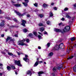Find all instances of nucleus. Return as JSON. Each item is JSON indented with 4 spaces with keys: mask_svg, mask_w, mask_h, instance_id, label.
<instances>
[{
    "mask_svg": "<svg viewBox=\"0 0 76 76\" xmlns=\"http://www.w3.org/2000/svg\"><path fill=\"white\" fill-rule=\"evenodd\" d=\"M61 25H62V23H61L59 24V26H61Z\"/></svg>",
    "mask_w": 76,
    "mask_h": 76,
    "instance_id": "nucleus-51",
    "label": "nucleus"
},
{
    "mask_svg": "<svg viewBox=\"0 0 76 76\" xmlns=\"http://www.w3.org/2000/svg\"><path fill=\"white\" fill-rule=\"evenodd\" d=\"M39 58H37V61L34 64V67H37L38 65V63H39Z\"/></svg>",
    "mask_w": 76,
    "mask_h": 76,
    "instance_id": "nucleus-7",
    "label": "nucleus"
},
{
    "mask_svg": "<svg viewBox=\"0 0 76 76\" xmlns=\"http://www.w3.org/2000/svg\"><path fill=\"white\" fill-rule=\"evenodd\" d=\"M25 3H28V0H24Z\"/></svg>",
    "mask_w": 76,
    "mask_h": 76,
    "instance_id": "nucleus-40",
    "label": "nucleus"
},
{
    "mask_svg": "<svg viewBox=\"0 0 76 76\" xmlns=\"http://www.w3.org/2000/svg\"><path fill=\"white\" fill-rule=\"evenodd\" d=\"M53 9L54 10H56L57 9V7H55L53 8Z\"/></svg>",
    "mask_w": 76,
    "mask_h": 76,
    "instance_id": "nucleus-44",
    "label": "nucleus"
},
{
    "mask_svg": "<svg viewBox=\"0 0 76 76\" xmlns=\"http://www.w3.org/2000/svg\"><path fill=\"white\" fill-rule=\"evenodd\" d=\"M2 75V73H0V75L1 76V75Z\"/></svg>",
    "mask_w": 76,
    "mask_h": 76,
    "instance_id": "nucleus-59",
    "label": "nucleus"
},
{
    "mask_svg": "<svg viewBox=\"0 0 76 76\" xmlns=\"http://www.w3.org/2000/svg\"><path fill=\"white\" fill-rule=\"evenodd\" d=\"M44 73V72L42 71H40L38 72V75L39 76H41V75Z\"/></svg>",
    "mask_w": 76,
    "mask_h": 76,
    "instance_id": "nucleus-12",
    "label": "nucleus"
},
{
    "mask_svg": "<svg viewBox=\"0 0 76 76\" xmlns=\"http://www.w3.org/2000/svg\"><path fill=\"white\" fill-rule=\"evenodd\" d=\"M1 11L0 10V14H1Z\"/></svg>",
    "mask_w": 76,
    "mask_h": 76,
    "instance_id": "nucleus-62",
    "label": "nucleus"
},
{
    "mask_svg": "<svg viewBox=\"0 0 76 76\" xmlns=\"http://www.w3.org/2000/svg\"><path fill=\"white\" fill-rule=\"evenodd\" d=\"M14 6L15 7H20L21 6V4H15Z\"/></svg>",
    "mask_w": 76,
    "mask_h": 76,
    "instance_id": "nucleus-13",
    "label": "nucleus"
},
{
    "mask_svg": "<svg viewBox=\"0 0 76 76\" xmlns=\"http://www.w3.org/2000/svg\"><path fill=\"white\" fill-rule=\"evenodd\" d=\"M39 16H40V18H42V17L44 16V15L42 14H40L39 15Z\"/></svg>",
    "mask_w": 76,
    "mask_h": 76,
    "instance_id": "nucleus-39",
    "label": "nucleus"
},
{
    "mask_svg": "<svg viewBox=\"0 0 76 76\" xmlns=\"http://www.w3.org/2000/svg\"><path fill=\"white\" fill-rule=\"evenodd\" d=\"M22 23H21L22 25H23V26H25V23H26V21L24 20H22Z\"/></svg>",
    "mask_w": 76,
    "mask_h": 76,
    "instance_id": "nucleus-10",
    "label": "nucleus"
},
{
    "mask_svg": "<svg viewBox=\"0 0 76 76\" xmlns=\"http://www.w3.org/2000/svg\"><path fill=\"white\" fill-rule=\"evenodd\" d=\"M75 37H72L71 39V41H74L75 40Z\"/></svg>",
    "mask_w": 76,
    "mask_h": 76,
    "instance_id": "nucleus-25",
    "label": "nucleus"
},
{
    "mask_svg": "<svg viewBox=\"0 0 76 76\" xmlns=\"http://www.w3.org/2000/svg\"><path fill=\"white\" fill-rule=\"evenodd\" d=\"M69 10V8H65L64 9V11H66L67 10Z\"/></svg>",
    "mask_w": 76,
    "mask_h": 76,
    "instance_id": "nucleus-34",
    "label": "nucleus"
},
{
    "mask_svg": "<svg viewBox=\"0 0 76 76\" xmlns=\"http://www.w3.org/2000/svg\"><path fill=\"white\" fill-rule=\"evenodd\" d=\"M26 41V39H24L23 40H20L18 42V43H19L18 45H26L25 43H23L25 41Z\"/></svg>",
    "mask_w": 76,
    "mask_h": 76,
    "instance_id": "nucleus-2",
    "label": "nucleus"
},
{
    "mask_svg": "<svg viewBox=\"0 0 76 76\" xmlns=\"http://www.w3.org/2000/svg\"><path fill=\"white\" fill-rule=\"evenodd\" d=\"M11 3L12 4H13V3H15V2H13V1H11Z\"/></svg>",
    "mask_w": 76,
    "mask_h": 76,
    "instance_id": "nucleus-50",
    "label": "nucleus"
},
{
    "mask_svg": "<svg viewBox=\"0 0 76 76\" xmlns=\"http://www.w3.org/2000/svg\"><path fill=\"white\" fill-rule=\"evenodd\" d=\"M39 63L40 64H41V63H42V61H39Z\"/></svg>",
    "mask_w": 76,
    "mask_h": 76,
    "instance_id": "nucleus-48",
    "label": "nucleus"
},
{
    "mask_svg": "<svg viewBox=\"0 0 76 76\" xmlns=\"http://www.w3.org/2000/svg\"><path fill=\"white\" fill-rule=\"evenodd\" d=\"M27 16L28 18H29V17H30V15H29V14H27Z\"/></svg>",
    "mask_w": 76,
    "mask_h": 76,
    "instance_id": "nucleus-45",
    "label": "nucleus"
},
{
    "mask_svg": "<svg viewBox=\"0 0 76 76\" xmlns=\"http://www.w3.org/2000/svg\"><path fill=\"white\" fill-rule=\"evenodd\" d=\"M46 23H47V25H50L51 24L50 21H47Z\"/></svg>",
    "mask_w": 76,
    "mask_h": 76,
    "instance_id": "nucleus-26",
    "label": "nucleus"
},
{
    "mask_svg": "<svg viewBox=\"0 0 76 76\" xmlns=\"http://www.w3.org/2000/svg\"><path fill=\"white\" fill-rule=\"evenodd\" d=\"M74 56H75V57L76 56V54L75 53H74Z\"/></svg>",
    "mask_w": 76,
    "mask_h": 76,
    "instance_id": "nucleus-60",
    "label": "nucleus"
},
{
    "mask_svg": "<svg viewBox=\"0 0 76 76\" xmlns=\"http://www.w3.org/2000/svg\"><path fill=\"white\" fill-rule=\"evenodd\" d=\"M26 41L27 42H29V39H26Z\"/></svg>",
    "mask_w": 76,
    "mask_h": 76,
    "instance_id": "nucleus-38",
    "label": "nucleus"
},
{
    "mask_svg": "<svg viewBox=\"0 0 76 76\" xmlns=\"http://www.w3.org/2000/svg\"><path fill=\"white\" fill-rule=\"evenodd\" d=\"M61 68H63L62 65H60L59 66H58L57 68V67L56 66L54 67L53 69V70L54 72H55L56 71L57 69H58V70H60Z\"/></svg>",
    "mask_w": 76,
    "mask_h": 76,
    "instance_id": "nucleus-3",
    "label": "nucleus"
},
{
    "mask_svg": "<svg viewBox=\"0 0 76 76\" xmlns=\"http://www.w3.org/2000/svg\"><path fill=\"white\" fill-rule=\"evenodd\" d=\"M2 37H4V35L3 34L1 35Z\"/></svg>",
    "mask_w": 76,
    "mask_h": 76,
    "instance_id": "nucleus-52",
    "label": "nucleus"
},
{
    "mask_svg": "<svg viewBox=\"0 0 76 76\" xmlns=\"http://www.w3.org/2000/svg\"><path fill=\"white\" fill-rule=\"evenodd\" d=\"M53 52H51L48 54V56L50 57H51V56H53Z\"/></svg>",
    "mask_w": 76,
    "mask_h": 76,
    "instance_id": "nucleus-16",
    "label": "nucleus"
},
{
    "mask_svg": "<svg viewBox=\"0 0 76 76\" xmlns=\"http://www.w3.org/2000/svg\"><path fill=\"white\" fill-rule=\"evenodd\" d=\"M17 53L18 55V56H20V53L19 52H17Z\"/></svg>",
    "mask_w": 76,
    "mask_h": 76,
    "instance_id": "nucleus-43",
    "label": "nucleus"
},
{
    "mask_svg": "<svg viewBox=\"0 0 76 76\" xmlns=\"http://www.w3.org/2000/svg\"><path fill=\"white\" fill-rule=\"evenodd\" d=\"M5 52H7V50H4V52L1 51V53H2V54H6Z\"/></svg>",
    "mask_w": 76,
    "mask_h": 76,
    "instance_id": "nucleus-20",
    "label": "nucleus"
},
{
    "mask_svg": "<svg viewBox=\"0 0 76 76\" xmlns=\"http://www.w3.org/2000/svg\"><path fill=\"white\" fill-rule=\"evenodd\" d=\"M14 12L15 13H16V14H17L19 16H24V15H25V13H23V14H21L19 12L16 10H15Z\"/></svg>",
    "mask_w": 76,
    "mask_h": 76,
    "instance_id": "nucleus-6",
    "label": "nucleus"
},
{
    "mask_svg": "<svg viewBox=\"0 0 76 76\" xmlns=\"http://www.w3.org/2000/svg\"><path fill=\"white\" fill-rule=\"evenodd\" d=\"M41 47L40 46H38V49H41Z\"/></svg>",
    "mask_w": 76,
    "mask_h": 76,
    "instance_id": "nucleus-55",
    "label": "nucleus"
},
{
    "mask_svg": "<svg viewBox=\"0 0 76 76\" xmlns=\"http://www.w3.org/2000/svg\"><path fill=\"white\" fill-rule=\"evenodd\" d=\"M74 7H76V4H75L74 5Z\"/></svg>",
    "mask_w": 76,
    "mask_h": 76,
    "instance_id": "nucleus-57",
    "label": "nucleus"
},
{
    "mask_svg": "<svg viewBox=\"0 0 76 76\" xmlns=\"http://www.w3.org/2000/svg\"><path fill=\"white\" fill-rule=\"evenodd\" d=\"M7 30H8V29H6V30H5L6 32H7Z\"/></svg>",
    "mask_w": 76,
    "mask_h": 76,
    "instance_id": "nucleus-61",
    "label": "nucleus"
},
{
    "mask_svg": "<svg viewBox=\"0 0 76 76\" xmlns=\"http://www.w3.org/2000/svg\"><path fill=\"white\" fill-rule=\"evenodd\" d=\"M3 66V64L0 63V66Z\"/></svg>",
    "mask_w": 76,
    "mask_h": 76,
    "instance_id": "nucleus-54",
    "label": "nucleus"
},
{
    "mask_svg": "<svg viewBox=\"0 0 76 76\" xmlns=\"http://www.w3.org/2000/svg\"><path fill=\"white\" fill-rule=\"evenodd\" d=\"M38 33L39 34H40L41 35H42V34H41V33H40V32H38Z\"/></svg>",
    "mask_w": 76,
    "mask_h": 76,
    "instance_id": "nucleus-56",
    "label": "nucleus"
},
{
    "mask_svg": "<svg viewBox=\"0 0 76 76\" xmlns=\"http://www.w3.org/2000/svg\"><path fill=\"white\" fill-rule=\"evenodd\" d=\"M11 39L12 37H8L6 39V42H7L9 40H10V39Z\"/></svg>",
    "mask_w": 76,
    "mask_h": 76,
    "instance_id": "nucleus-14",
    "label": "nucleus"
},
{
    "mask_svg": "<svg viewBox=\"0 0 76 76\" xmlns=\"http://www.w3.org/2000/svg\"><path fill=\"white\" fill-rule=\"evenodd\" d=\"M6 19H8V20H10V18L7 17H6Z\"/></svg>",
    "mask_w": 76,
    "mask_h": 76,
    "instance_id": "nucleus-41",
    "label": "nucleus"
},
{
    "mask_svg": "<svg viewBox=\"0 0 76 76\" xmlns=\"http://www.w3.org/2000/svg\"><path fill=\"white\" fill-rule=\"evenodd\" d=\"M8 55L9 56H13V54H12V53H10L9 52L8 53Z\"/></svg>",
    "mask_w": 76,
    "mask_h": 76,
    "instance_id": "nucleus-24",
    "label": "nucleus"
},
{
    "mask_svg": "<svg viewBox=\"0 0 76 76\" xmlns=\"http://www.w3.org/2000/svg\"><path fill=\"white\" fill-rule=\"evenodd\" d=\"M43 6L44 7H47L48 6V5L44 4H43Z\"/></svg>",
    "mask_w": 76,
    "mask_h": 76,
    "instance_id": "nucleus-23",
    "label": "nucleus"
},
{
    "mask_svg": "<svg viewBox=\"0 0 76 76\" xmlns=\"http://www.w3.org/2000/svg\"><path fill=\"white\" fill-rule=\"evenodd\" d=\"M15 63L16 65H18V66H22V65H21V64H20V61H15Z\"/></svg>",
    "mask_w": 76,
    "mask_h": 76,
    "instance_id": "nucleus-4",
    "label": "nucleus"
},
{
    "mask_svg": "<svg viewBox=\"0 0 76 76\" xmlns=\"http://www.w3.org/2000/svg\"><path fill=\"white\" fill-rule=\"evenodd\" d=\"M70 26H66L64 28L63 31L64 32H67L69 31V29H70Z\"/></svg>",
    "mask_w": 76,
    "mask_h": 76,
    "instance_id": "nucleus-5",
    "label": "nucleus"
},
{
    "mask_svg": "<svg viewBox=\"0 0 76 76\" xmlns=\"http://www.w3.org/2000/svg\"><path fill=\"white\" fill-rule=\"evenodd\" d=\"M13 20L14 21H15V22H17V21H18V20H17V19H16V18H14L13 19Z\"/></svg>",
    "mask_w": 76,
    "mask_h": 76,
    "instance_id": "nucleus-42",
    "label": "nucleus"
},
{
    "mask_svg": "<svg viewBox=\"0 0 76 76\" xmlns=\"http://www.w3.org/2000/svg\"><path fill=\"white\" fill-rule=\"evenodd\" d=\"M75 47H76V44H75Z\"/></svg>",
    "mask_w": 76,
    "mask_h": 76,
    "instance_id": "nucleus-64",
    "label": "nucleus"
},
{
    "mask_svg": "<svg viewBox=\"0 0 76 76\" xmlns=\"http://www.w3.org/2000/svg\"><path fill=\"white\" fill-rule=\"evenodd\" d=\"M23 4L24 5V6L26 7L28 6V4H27L25 3L24 2H23Z\"/></svg>",
    "mask_w": 76,
    "mask_h": 76,
    "instance_id": "nucleus-29",
    "label": "nucleus"
},
{
    "mask_svg": "<svg viewBox=\"0 0 76 76\" xmlns=\"http://www.w3.org/2000/svg\"><path fill=\"white\" fill-rule=\"evenodd\" d=\"M74 56H71V57H69L68 58V59H71L72 58H73V57Z\"/></svg>",
    "mask_w": 76,
    "mask_h": 76,
    "instance_id": "nucleus-32",
    "label": "nucleus"
},
{
    "mask_svg": "<svg viewBox=\"0 0 76 76\" xmlns=\"http://www.w3.org/2000/svg\"><path fill=\"white\" fill-rule=\"evenodd\" d=\"M38 37L39 38V39H42V37L40 35H38Z\"/></svg>",
    "mask_w": 76,
    "mask_h": 76,
    "instance_id": "nucleus-31",
    "label": "nucleus"
},
{
    "mask_svg": "<svg viewBox=\"0 0 76 76\" xmlns=\"http://www.w3.org/2000/svg\"><path fill=\"white\" fill-rule=\"evenodd\" d=\"M2 22L0 23V26L1 27H3L4 26V21L2 20Z\"/></svg>",
    "mask_w": 76,
    "mask_h": 76,
    "instance_id": "nucleus-9",
    "label": "nucleus"
},
{
    "mask_svg": "<svg viewBox=\"0 0 76 76\" xmlns=\"http://www.w3.org/2000/svg\"><path fill=\"white\" fill-rule=\"evenodd\" d=\"M47 45L48 47H49L50 46V43H48L47 44Z\"/></svg>",
    "mask_w": 76,
    "mask_h": 76,
    "instance_id": "nucleus-37",
    "label": "nucleus"
},
{
    "mask_svg": "<svg viewBox=\"0 0 76 76\" xmlns=\"http://www.w3.org/2000/svg\"><path fill=\"white\" fill-rule=\"evenodd\" d=\"M63 46H64V44L63 43H61L60 44L59 46L58 45L56 46L53 48V49H52V50L53 49V50H58V48H61V47H63Z\"/></svg>",
    "mask_w": 76,
    "mask_h": 76,
    "instance_id": "nucleus-1",
    "label": "nucleus"
},
{
    "mask_svg": "<svg viewBox=\"0 0 76 76\" xmlns=\"http://www.w3.org/2000/svg\"><path fill=\"white\" fill-rule=\"evenodd\" d=\"M54 4V3H53L51 4V6H53Z\"/></svg>",
    "mask_w": 76,
    "mask_h": 76,
    "instance_id": "nucleus-49",
    "label": "nucleus"
},
{
    "mask_svg": "<svg viewBox=\"0 0 76 76\" xmlns=\"http://www.w3.org/2000/svg\"><path fill=\"white\" fill-rule=\"evenodd\" d=\"M27 74H28V75H30V76H31V75H32V73L31 72V71H28L27 72Z\"/></svg>",
    "mask_w": 76,
    "mask_h": 76,
    "instance_id": "nucleus-22",
    "label": "nucleus"
},
{
    "mask_svg": "<svg viewBox=\"0 0 76 76\" xmlns=\"http://www.w3.org/2000/svg\"><path fill=\"white\" fill-rule=\"evenodd\" d=\"M38 25L39 26H42L43 25V24H42V23H40Z\"/></svg>",
    "mask_w": 76,
    "mask_h": 76,
    "instance_id": "nucleus-30",
    "label": "nucleus"
},
{
    "mask_svg": "<svg viewBox=\"0 0 76 76\" xmlns=\"http://www.w3.org/2000/svg\"><path fill=\"white\" fill-rule=\"evenodd\" d=\"M25 57L26 58H23V60H24L25 61H26V62H29V59L27 58L28 57V55H25Z\"/></svg>",
    "mask_w": 76,
    "mask_h": 76,
    "instance_id": "nucleus-8",
    "label": "nucleus"
},
{
    "mask_svg": "<svg viewBox=\"0 0 76 76\" xmlns=\"http://www.w3.org/2000/svg\"><path fill=\"white\" fill-rule=\"evenodd\" d=\"M50 17H52V16H53V13L52 12H50Z\"/></svg>",
    "mask_w": 76,
    "mask_h": 76,
    "instance_id": "nucleus-28",
    "label": "nucleus"
},
{
    "mask_svg": "<svg viewBox=\"0 0 76 76\" xmlns=\"http://www.w3.org/2000/svg\"><path fill=\"white\" fill-rule=\"evenodd\" d=\"M33 34L35 36H37V35H38V34H37V31H34Z\"/></svg>",
    "mask_w": 76,
    "mask_h": 76,
    "instance_id": "nucleus-19",
    "label": "nucleus"
},
{
    "mask_svg": "<svg viewBox=\"0 0 76 76\" xmlns=\"http://www.w3.org/2000/svg\"><path fill=\"white\" fill-rule=\"evenodd\" d=\"M66 18H68V19H71V17H70V16L67 15H66Z\"/></svg>",
    "mask_w": 76,
    "mask_h": 76,
    "instance_id": "nucleus-17",
    "label": "nucleus"
},
{
    "mask_svg": "<svg viewBox=\"0 0 76 76\" xmlns=\"http://www.w3.org/2000/svg\"><path fill=\"white\" fill-rule=\"evenodd\" d=\"M54 30L55 32H61V30L56 28H55Z\"/></svg>",
    "mask_w": 76,
    "mask_h": 76,
    "instance_id": "nucleus-11",
    "label": "nucleus"
},
{
    "mask_svg": "<svg viewBox=\"0 0 76 76\" xmlns=\"http://www.w3.org/2000/svg\"><path fill=\"white\" fill-rule=\"evenodd\" d=\"M47 32H46V31H45L44 32V34H47Z\"/></svg>",
    "mask_w": 76,
    "mask_h": 76,
    "instance_id": "nucleus-53",
    "label": "nucleus"
},
{
    "mask_svg": "<svg viewBox=\"0 0 76 76\" xmlns=\"http://www.w3.org/2000/svg\"><path fill=\"white\" fill-rule=\"evenodd\" d=\"M39 30L41 31V32H42V31H44V27H42L39 28Z\"/></svg>",
    "mask_w": 76,
    "mask_h": 76,
    "instance_id": "nucleus-15",
    "label": "nucleus"
},
{
    "mask_svg": "<svg viewBox=\"0 0 76 76\" xmlns=\"http://www.w3.org/2000/svg\"><path fill=\"white\" fill-rule=\"evenodd\" d=\"M34 4V6H35L36 7H37V6H38V4L37 3H36Z\"/></svg>",
    "mask_w": 76,
    "mask_h": 76,
    "instance_id": "nucleus-35",
    "label": "nucleus"
},
{
    "mask_svg": "<svg viewBox=\"0 0 76 76\" xmlns=\"http://www.w3.org/2000/svg\"><path fill=\"white\" fill-rule=\"evenodd\" d=\"M61 20H62L64 21V20H65V19H64V18H62Z\"/></svg>",
    "mask_w": 76,
    "mask_h": 76,
    "instance_id": "nucleus-46",
    "label": "nucleus"
},
{
    "mask_svg": "<svg viewBox=\"0 0 76 76\" xmlns=\"http://www.w3.org/2000/svg\"><path fill=\"white\" fill-rule=\"evenodd\" d=\"M44 64H46V62H44Z\"/></svg>",
    "mask_w": 76,
    "mask_h": 76,
    "instance_id": "nucleus-63",
    "label": "nucleus"
},
{
    "mask_svg": "<svg viewBox=\"0 0 76 76\" xmlns=\"http://www.w3.org/2000/svg\"><path fill=\"white\" fill-rule=\"evenodd\" d=\"M15 74L16 75H18V73H17V72H16L15 71Z\"/></svg>",
    "mask_w": 76,
    "mask_h": 76,
    "instance_id": "nucleus-58",
    "label": "nucleus"
},
{
    "mask_svg": "<svg viewBox=\"0 0 76 76\" xmlns=\"http://www.w3.org/2000/svg\"><path fill=\"white\" fill-rule=\"evenodd\" d=\"M15 37H18V34H15L14 35Z\"/></svg>",
    "mask_w": 76,
    "mask_h": 76,
    "instance_id": "nucleus-47",
    "label": "nucleus"
},
{
    "mask_svg": "<svg viewBox=\"0 0 76 76\" xmlns=\"http://www.w3.org/2000/svg\"><path fill=\"white\" fill-rule=\"evenodd\" d=\"M28 36H29L30 37H32L33 36V34L30 33L28 35Z\"/></svg>",
    "mask_w": 76,
    "mask_h": 76,
    "instance_id": "nucleus-27",
    "label": "nucleus"
},
{
    "mask_svg": "<svg viewBox=\"0 0 76 76\" xmlns=\"http://www.w3.org/2000/svg\"><path fill=\"white\" fill-rule=\"evenodd\" d=\"M7 68L8 71H10V70L11 69V68H10V67L9 66H7Z\"/></svg>",
    "mask_w": 76,
    "mask_h": 76,
    "instance_id": "nucleus-21",
    "label": "nucleus"
},
{
    "mask_svg": "<svg viewBox=\"0 0 76 76\" xmlns=\"http://www.w3.org/2000/svg\"><path fill=\"white\" fill-rule=\"evenodd\" d=\"M23 32H27V29H26V28H25L23 30Z\"/></svg>",
    "mask_w": 76,
    "mask_h": 76,
    "instance_id": "nucleus-36",
    "label": "nucleus"
},
{
    "mask_svg": "<svg viewBox=\"0 0 76 76\" xmlns=\"http://www.w3.org/2000/svg\"><path fill=\"white\" fill-rule=\"evenodd\" d=\"M11 67H12V68L13 69H15V66L14 65H12L11 66Z\"/></svg>",
    "mask_w": 76,
    "mask_h": 76,
    "instance_id": "nucleus-33",
    "label": "nucleus"
},
{
    "mask_svg": "<svg viewBox=\"0 0 76 76\" xmlns=\"http://www.w3.org/2000/svg\"><path fill=\"white\" fill-rule=\"evenodd\" d=\"M73 70L75 72H76V65L74 67Z\"/></svg>",
    "mask_w": 76,
    "mask_h": 76,
    "instance_id": "nucleus-18",
    "label": "nucleus"
}]
</instances>
